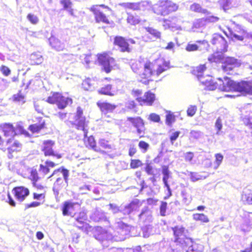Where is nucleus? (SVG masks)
Masks as SVG:
<instances>
[{"mask_svg":"<svg viewBox=\"0 0 252 252\" xmlns=\"http://www.w3.org/2000/svg\"><path fill=\"white\" fill-rule=\"evenodd\" d=\"M27 19L30 23L33 25L37 24L39 22L38 17L32 13H29L27 16Z\"/></svg>","mask_w":252,"mask_h":252,"instance_id":"864d4df0","label":"nucleus"},{"mask_svg":"<svg viewBox=\"0 0 252 252\" xmlns=\"http://www.w3.org/2000/svg\"><path fill=\"white\" fill-rule=\"evenodd\" d=\"M113 43L121 52L129 53L132 51V45L135 44L136 42L132 38H126L123 36L116 35L114 37Z\"/></svg>","mask_w":252,"mask_h":252,"instance_id":"6e6552de","label":"nucleus"},{"mask_svg":"<svg viewBox=\"0 0 252 252\" xmlns=\"http://www.w3.org/2000/svg\"><path fill=\"white\" fill-rule=\"evenodd\" d=\"M218 81V88L221 91L239 92L244 96L252 95V81L236 82L228 77H224L223 79L219 78Z\"/></svg>","mask_w":252,"mask_h":252,"instance_id":"f03ea898","label":"nucleus"},{"mask_svg":"<svg viewBox=\"0 0 252 252\" xmlns=\"http://www.w3.org/2000/svg\"><path fill=\"white\" fill-rule=\"evenodd\" d=\"M211 43L216 46L217 50L220 52H225L227 51V42L224 38L218 34H215L213 36Z\"/></svg>","mask_w":252,"mask_h":252,"instance_id":"2eb2a0df","label":"nucleus"},{"mask_svg":"<svg viewBox=\"0 0 252 252\" xmlns=\"http://www.w3.org/2000/svg\"><path fill=\"white\" fill-rule=\"evenodd\" d=\"M138 147L142 153H145L148 150L150 145L147 142L141 140L138 143Z\"/></svg>","mask_w":252,"mask_h":252,"instance_id":"603ef678","label":"nucleus"},{"mask_svg":"<svg viewBox=\"0 0 252 252\" xmlns=\"http://www.w3.org/2000/svg\"><path fill=\"white\" fill-rule=\"evenodd\" d=\"M130 67L139 76L142 83L148 85L150 81H153V78H158L169 69L170 66L168 63L162 60L140 58L132 62Z\"/></svg>","mask_w":252,"mask_h":252,"instance_id":"f257e3e1","label":"nucleus"},{"mask_svg":"<svg viewBox=\"0 0 252 252\" xmlns=\"http://www.w3.org/2000/svg\"><path fill=\"white\" fill-rule=\"evenodd\" d=\"M240 66V63L237 59L231 57H227L224 58L222 62L221 68L222 70L227 74H231V72L234 68Z\"/></svg>","mask_w":252,"mask_h":252,"instance_id":"ddd939ff","label":"nucleus"},{"mask_svg":"<svg viewBox=\"0 0 252 252\" xmlns=\"http://www.w3.org/2000/svg\"><path fill=\"white\" fill-rule=\"evenodd\" d=\"M36 123L30 125L28 129L32 133H39L41 130L47 128L45 121L42 117H38L35 118Z\"/></svg>","mask_w":252,"mask_h":252,"instance_id":"f3484780","label":"nucleus"},{"mask_svg":"<svg viewBox=\"0 0 252 252\" xmlns=\"http://www.w3.org/2000/svg\"><path fill=\"white\" fill-rule=\"evenodd\" d=\"M206 69L207 67L205 64H200L195 68L194 72L196 73L197 75H199L203 73Z\"/></svg>","mask_w":252,"mask_h":252,"instance_id":"5fc2aeb1","label":"nucleus"},{"mask_svg":"<svg viewBox=\"0 0 252 252\" xmlns=\"http://www.w3.org/2000/svg\"><path fill=\"white\" fill-rule=\"evenodd\" d=\"M12 193L15 198L19 201H23L30 194V190L24 186H17L12 189Z\"/></svg>","mask_w":252,"mask_h":252,"instance_id":"dca6fc26","label":"nucleus"},{"mask_svg":"<svg viewBox=\"0 0 252 252\" xmlns=\"http://www.w3.org/2000/svg\"><path fill=\"white\" fill-rule=\"evenodd\" d=\"M143 165L142 161L138 159H131L130 162V167L131 169L137 168Z\"/></svg>","mask_w":252,"mask_h":252,"instance_id":"3c124183","label":"nucleus"},{"mask_svg":"<svg viewBox=\"0 0 252 252\" xmlns=\"http://www.w3.org/2000/svg\"><path fill=\"white\" fill-rule=\"evenodd\" d=\"M189 175L190 180L192 182H195L201 179V176L198 174L197 173L191 172Z\"/></svg>","mask_w":252,"mask_h":252,"instance_id":"e2e57ef3","label":"nucleus"},{"mask_svg":"<svg viewBox=\"0 0 252 252\" xmlns=\"http://www.w3.org/2000/svg\"><path fill=\"white\" fill-rule=\"evenodd\" d=\"M145 171L148 175H153L154 170L152 166L150 163H147L145 167Z\"/></svg>","mask_w":252,"mask_h":252,"instance_id":"69168bd1","label":"nucleus"},{"mask_svg":"<svg viewBox=\"0 0 252 252\" xmlns=\"http://www.w3.org/2000/svg\"><path fill=\"white\" fill-rule=\"evenodd\" d=\"M50 45L57 51H62L64 48V45L58 38L54 36L49 38Z\"/></svg>","mask_w":252,"mask_h":252,"instance_id":"c756f323","label":"nucleus"},{"mask_svg":"<svg viewBox=\"0 0 252 252\" xmlns=\"http://www.w3.org/2000/svg\"><path fill=\"white\" fill-rule=\"evenodd\" d=\"M190 9L191 11L196 13H202L206 15H209L210 14V12L209 11L206 9L203 8L199 4L196 3H194L190 5Z\"/></svg>","mask_w":252,"mask_h":252,"instance_id":"72a5a7b5","label":"nucleus"},{"mask_svg":"<svg viewBox=\"0 0 252 252\" xmlns=\"http://www.w3.org/2000/svg\"><path fill=\"white\" fill-rule=\"evenodd\" d=\"M184 158L185 161L189 163H193L194 153L192 152H188L184 154Z\"/></svg>","mask_w":252,"mask_h":252,"instance_id":"8fccbe9b","label":"nucleus"},{"mask_svg":"<svg viewBox=\"0 0 252 252\" xmlns=\"http://www.w3.org/2000/svg\"><path fill=\"white\" fill-rule=\"evenodd\" d=\"M198 46L195 44L188 43L186 46L185 49L188 52H193L198 50Z\"/></svg>","mask_w":252,"mask_h":252,"instance_id":"052dcab7","label":"nucleus"},{"mask_svg":"<svg viewBox=\"0 0 252 252\" xmlns=\"http://www.w3.org/2000/svg\"><path fill=\"white\" fill-rule=\"evenodd\" d=\"M111 149V146L109 144V141L104 138L99 139L98 145H96L95 151L101 153H105L106 150Z\"/></svg>","mask_w":252,"mask_h":252,"instance_id":"cd10ccee","label":"nucleus"},{"mask_svg":"<svg viewBox=\"0 0 252 252\" xmlns=\"http://www.w3.org/2000/svg\"><path fill=\"white\" fill-rule=\"evenodd\" d=\"M219 20L220 18L219 17L214 15L208 16L200 19L201 22H203L204 24L216 23Z\"/></svg>","mask_w":252,"mask_h":252,"instance_id":"a19ab883","label":"nucleus"},{"mask_svg":"<svg viewBox=\"0 0 252 252\" xmlns=\"http://www.w3.org/2000/svg\"><path fill=\"white\" fill-rule=\"evenodd\" d=\"M146 31L154 38L157 39H160L161 37V33L158 30L153 27H147L146 28Z\"/></svg>","mask_w":252,"mask_h":252,"instance_id":"c9c22d12","label":"nucleus"},{"mask_svg":"<svg viewBox=\"0 0 252 252\" xmlns=\"http://www.w3.org/2000/svg\"><path fill=\"white\" fill-rule=\"evenodd\" d=\"M230 34L231 38L239 41H243L249 37V34L246 31L238 25L235 27L234 31L231 32Z\"/></svg>","mask_w":252,"mask_h":252,"instance_id":"6ab92c4d","label":"nucleus"},{"mask_svg":"<svg viewBox=\"0 0 252 252\" xmlns=\"http://www.w3.org/2000/svg\"><path fill=\"white\" fill-rule=\"evenodd\" d=\"M148 119L155 123H159L160 121V116L155 113H151L149 116Z\"/></svg>","mask_w":252,"mask_h":252,"instance_id":"13d9d810","label":"nucleus"},{"mask_svg":"<svg viewBox=\"0 0 252 252\" xmlns=\"http://www.w3.org/2000/svg\"><path fill=\"white\" fill-rule=\"evenodd\" d=\"M174 17H171L168 19L164 18L162 20V26L165 30L169 29L174 27L172 20Z\"/></svg>","mask_w":252,"mask_h":252,"instance_id":"49530a36","label":"nucleus"},{"mask_svg":"<svg viewBox=\"0 0 252 252\" xmlns=\"http://www.w3.org/2000/svg\"><path fill=\"white\" fill-rule=\"evenodd\" d=\"M126 121L129 125L135 129L137 134L140 135L144 133L146 128L145 121L140 116L127 117Z\"/></svg>","mask_w":252,"mask_h":252,"instance_id":"9b49d317","label":"nucleus"},{"mask_svg":"<svg viewBox=\"0 0 252 252\" xmlns=\"http://www.w3.org/2000/svg\"><path fill=\"white\" fill-rule=\"evenodd\" d=\"M78 205V203L73 202L70 200L64 201L61 207L63 215L73 217L75 215L77 211L75 208L76 206Z\"/></svg>","mask_w":252,"mask_h":252,"instance_id":"4468645a","label":"nucleus"},{"mask_svg":"<svg viewBox=\"0 0 252 252\" xmlns=\"http://www.w3.org/2000/svg\"><path fill=\"white\" fill-rule=\"evenodd\" d=\"M42 202L40 201H33L30 203L26 205V208H34L40 206Z\"/></svg>","mask_w":252,"mask_h":252,"instance_id":"0e129e2a","label":"nucleus"},{"mask_svg":"<svg viewBox=\"0 0 252 252\" xmlns=\"http://www.w3.org/2000/svg\"><path fill=\"white\" fill-rule=\"evenodd\" d=\"M19 134L24 135L25 137L31 138L32 135L24 128V126L21 125L16 126V128Z\"/></svg>","mask_w":252,"mask_h":252,"instance_id":"a18cd8bd","label":"nucleus"},{"mask_svg":"<svg viewBox=\"0 0 252 252\" xmlns=\"http://www.w3.org/2000/svg\"><path fill=\"white\" fill-rule=\"evenodd\" d=\"M60 3L63 5V9L68 10L69 13L73 15V10L71 8L72 3L70 0H61Z\"/></svg>","mask_w":252,"mask_h":252,"instance_id":"ea45409f","label":"nucleus"},{"mask_svg":"<svg viewBox=\"0 0 252 252\" xmlns=\"http://www.w3.org/2000/svg\"><path fill=\"white\" fill-rule=\"evenodd\" d=\"M72 115V117H68L65 121L66 124L69 127L75 128L77 130H81L83 132L87 131L88 128L89 121L84 113V109L81 106L76 107L74 113H70Z\"/></svg>","mask_w":252,"mask_h":252,"instance_id":"20e7f679","label":"nucleus"},{"mask_svg":"<svg viewBox=\"0 0 252 252\" xmlns=\"http://www.w3.org/2000/svg\"><path fill=\"white\" fill-rule=\"evenodd\" d=\"M46 192V191L34 192L32 193V198L34 200H38L40 202L41 201L43 202L45 198Z\"/></svg>","mask_w":252,"mask_h":252,"instance_id":"37998d69","label":"nucleus"},{"mask_svg":"<svg viewBox=\"0 0 252 252\" xmlns=\"http://www.w3.org/2000/svg\"><path fill=\"white\" fill-rule=\"evenodd\" d=\"M98 93L101 95H108L110 96H114L115 92L113 89V86L111 84H107L100 88L97 91Z\"/></svg>","mask_w":252,"mask_h":252,"instance_id":"7c9ffc66","label":"nucleus"},{"mask_svg":"<svg viewBox=\"0 0 252 252\" xmlns=\"http://www.w3.org/2000/svg\"><path fill=\"white\" fill-rule=\"evenodd\" d=\"M140 204L139 201H133L126 206V209L128 210V214H130L133 210L137 209Z\"/></svg>","mask_w":252,"mask_h":252,"instance_id":"c03bdc74","label":"nucleus"},{"mask_svg":"<svg viewBox=\"0 0 252 252\" xmlns=\"http://www.w3.org/2000/svg\"><path fill=\"white\" fill-rule=\"evenodd\" d=\"M155 100V94L150 91L145 92L143 96L137 98V102L140 106H152Z\"/></svg>","mask_w":252,"mask_h":252,"instance_id":"a211bd4d","label":"nucleus"},{"mask_svg":"<svg viewBox=\"0 0 252 252\" xmlns=\"http://www.w3.org/2000/svg\"><path fill=\"white\" fill-rule=\"evenodd\" d=\"M11 99L15 102L24 103L26 102L25 96L22 94L21 91H19L17 94H13Z\"/></svg>","mask_w":252,"mask_h":252,"instance_id":"e433bc0d","label":"nucleus"},{"mask_svg":"<svg viewBox=\"0 0 252 252\" xmlns=\"http://www.w3.org/2000/svg\"><path fill=\"white\" fill-rule=\"evenodd\" d=\"M88 218L86 213L83 211L79 213L78 216L75 219L76 221L82 224V226H78V228L85 232H88L92 228L91 226L87 223Z\"/></svg>","mask_w":252,"mask_h":252,"instance_id":"aec40b11","label":"nucleus"},{"mask_svg":"<svg viewBox=\"0 0 252 252\" xmlns=\"http://www.w3.org/2000/svg\"><path fill=\"white\" fill-rule=\"evenodd\" d=\"M242 199L247 204L252 205V190L246 189L242 194Z\"/></svg>","mask_w":252,"mask_h":252,"instance_id":"473e14b6","label":"nucleus"},{"mask_svg":"<svg viewBox=\"0 0 252 252\" xmlns=\"http://www.w3.org/2000/svg\"><path fill=\"white\" fill-rule=\"evenodd\" d=\"M178 9V4L172 0H159L152 8L154 13L161 16H167Z\"/></svg>","mask_w":252,"mask_h":252,"instance_id":"423d86ee","label":"nucleus"},{"mask_svg":"<svg viewBox=\"0 0 252 252\" xmlns=\"http://www.w3.org/2000/svg\"><path fill=\"white\" fill-rule=\"evenodd\" d=\"M22 148V144L18 141H15L12 145L8 147V157L11 158L13 157V154L14 152H20Z\"/></svg>","mask_w":252,"mask_h":252,"instance_id":"c85d7f7f","label":"nucleus"},{"mask_svg":"<svg viewBox=\"0 0 252 252\" xmlns=\"http://www.w3.org/2000/svg\"><path fill=\"white\" fill-rule=\"evenodd\" d=\"M46 102L51 104H56L60 109H64L73 103V100L71 97H65L61 93L53 92L47 97Z\"/></svg>","mask_w":252,"mask_h":252,"instance_id":"0eeeda50","label":"nucleus"},{"mask_svg":"<svg viewBox=\"0 0 252 252\" xmlns=\"http://www.w3.org/2000/svg\"><path fill=\"white\" fill-rule=\"evenodd\" d=\"M162 168V173L163 174L162 181L164 186L166 188L168 191V196L165 197L164 199H167L172 195L171 190L170 189V186L168 183V180L170 177V171L169 170L168 165H162L161 166Z\"/></svg>","mask_w":252,"mask_h":252,"instance_id":"5701e85b","label":"nucleus"},{"mask_svg":"<svg viewBox=\"0 0 252 252\" xmlns=\"http://www.w3.org/2000/svg\"><path fill=\"white\" fill-rule=\"evenodd\" d=\"M137 152V149L134 145H130L128 150V155L133 157Z\"/></svg>","mask_w":252,"mask_h":252,"instance_id":"338daca9","label":"nucleus"},{"mask_svg":"<svg viewBox=\"0 0 252 252\" xmlns=\"http://www.w3.org/2000/svg\"><path fill=\"white\" fill-rule=\"evenodd\" d=\"M88 129L86 131H83L84 137L83 142L85 146L88 149H93L95 151L96 146V142L94 137L93 135L88 136Z\"/></svg>","mask_w":252,"mask_h":252,"instance_id":"b1692460","label":"nucleus"},{"mask_svg":"<svg viewBox=\"0 0 252 252\" xmlns=\"http://www.w3.org/2000/svg\"><path fill=\"white\" fill-rule=\"evenodd\" d=\"M215 160L218 165H220L221 163L223 157L221 154H217L215 155Z\"/></svg>","mask_w":252,"mask_h":252,"instance_id":"774afa93","label":"nucleus"},{"mask_svg":"<svg viewBox=\"0 0 252 252\" xmlns=\"http://www.w3.org/2000/svg\"><path fill=\"white\" fill-rule=\"evenodd\" d=\"M97 57L98 63L101 66V70L107 74L109 73L113 69L110 63H115V59L110 57L107 52L98 54Z\"/></svg>","mask_w":252,"mask_h":252,"instance_id":"1a4fd4ad","label":"nucleus"},{"mask_svg":"<svg viewBox=\"0 0 252 252\" xmlns=\"http://www.w3.org/2000/svg\"><path fill=\"white\" fill-rule=\"evenodd\" d=\"M3 135L5 137H8L11 136H14L16 135L15 128L13 125L10 123H4L0 126Z\"/></svg>","mask_w":252,"mask_h":252,"instance_id":"a878e982","label":"nucleus"},{"mask_svg":"<svg viewBox=\"0 0 252 252\" xmlns=\"http://www.w3.org/2000/svg\"><path fill=\"white\" fill-rule=\"evenodd\" d=\"M0 71L5 76H9L11 73V70L6 65H2L0 66Z\"/></svg>","mask_w":252,"mask_h":252,"instance_id":"bf43d9fd","label":"nucleus"},{"mask_svg":"<svg viewBox=\"0 0 252 252\" xmlns=\"http://www.w3.org/2000/svg\"><path fill=\"white\" fill-rule=\"evenodd\" d=\"M167 208V203L165 201H161L159 207L160 214L161 216H166V209Z\"/></svg>","mask_w":252,"mask_h":252,"instance_id":"6e6d98bb","label":"nucleus"},{"mask_svg":"<svg viewBox=\"0 0 252 252\" xmlns=\"http://www.w3.org/2000/svg\"><path fill=\"white\" fill-rule=\"evenodd\" d=\"M241 121L244 125L252 129V113L242 116Z\"/></svg>","mask_w":252,"mask_h":252,"instance_id":"f704fd0d","label":"nucleus"},{"mask_svg":"<svg viewBox=\"0 0 252 252\" xmlns=\"http://www.w3.org/2000/svg\"><path fill=\"white\" fill-rule=\"evenodd\" d=\"M173 231L174 242L186 252L194 251L193 241L186 234L187 230L183 226L176 225L171 228Z\"/></svg>","mask_w":252,"mask_h":252,"instance_id":"7ed1b4c3","label":"nucleus"},{"mask_svg":"<svg viewBox=\"0 0 252 252\" xmlns=\"http://www.w3.org/2000/svg\"><path fill=\"white\" fill-rule=\"evenodd\" d=\"M126 22L131 26H136L142 22L140 16L135 12L127 13Z\"/></svg>","mask_w":252,"mask_h":252,"instance_id":"bb28decb","label":"nucleus"},{"mask_svg":"<svg viewBox=\"0 0 252 252\" xmlns=\"http://www.w3.org/2000/svg\"><path fill=\"white\" fill-rule=\"evenodd\" d=\"M55 145V142L51 140L44 141L41 148V151L43 152L45 157H53L56 159H60L62 157L61 154L56 153L54 151L53 147Z\"/></svg>","mask_w":252,"mask_h":252,"instance_id":"f8f14e48","label":"nucleus"},{"mask_svg":"<svg viewBox=\"0 0 252 252\" xmlns=\"http://www.w3.org/2000/svg\"><path fill=\"white\" fill-rule=\"evenodd\" d=\"M197 111V106L195 105L189 106L187 110V113L188 116L192 117L196 113Z\"/></svg>","mask_w":252,"mask_h":252,"instance_id":"4d7b16f0","label":"nucleus"},{"mask_svg":"<svg viewBox=\"0 0 252 252\" xmlns=\"http://www.w3.org/2000/svg\"><path fill=\"white\" fill-rule=\"evenodd\" d=\"M131 94L132 96L135 97L136 100L137 101V98H141L142 96H141L142 94V91L139 89H133Z\"/></svg>","mask_w":252,"mask_h":252,"instance_id":"680f3d73","label":"nucleus"},{"mask_svg":"<svg viewBox=\"0 0 252 252\" xmlns=\"http://www.w3.org/2000/svg\"><path fill=\"white\" fill-rule=\"evenodd\" d=\"M193 219L195 221H200L203 223H207L209 219L205 214L203 213H196L193 215Z\"/></svg>","mask_w":252,"mask_h":252,"instance_id":"58836bf2","label":"nucleus"},{"mask_svg":"<svg viewBox=\"0 0 252 252\" xmlns=\"http://www.w3.org/2000/svg\"><path fill=\"white\" fill-rule=\"evenodd\" d=\"M167 114L165 117V124L166 125L171 126L175 122L176 118L174 114L170 111H166Z\"/></svg>","mask_w":252,"mask_h":252,"instance_id":"4c0bfd02","label":"nucleus"},{"mask_svg":"<svg viewBox=\"0 0 252 252\" xmlns=\"http://www.w3.org/2000/svg\"><path fill=\"white\" fill-rule=\"evenodd\" d=\"M90 11L93 14L95 22L97 24H103L106 25L114 24V21L107 14L112 11L108 6L104 4H94L90 7Z\"/></svg>","mask_w":252,"mask_h":252,"instance_id":"39448f33","label":"nucleus"},{"mask_svg":"<svg viewBox=\"0 0 252 252\" xmlns=\"http://www.w3.org/2000/svg\"><path fill=\"white\" fill-rule=\"evenodd\" d=\"M96 105L100 111L104 114L113 112L117 108V105L107 101H98L96 102Z\"/></svg>","mask_w":252,"mask_h":252,"instance_id":"4be33fe9","label":"nucleus"},{"mask_svg":"<svg viewBox=\"0 0 252 252\" xmlns=\"http://www.w3.org/2000/svg\"><path fill=\"white\" fill-rule=\"evenodd\" d=\"M60 163H56L53 161L47 159L45 161V165L40 164L39 165V171L45 175L50 172V168H54L59 165Z\"/></svg>","mask_w":252,"mask_h":252,"instance_id":"393cba45","label":"nucleus"},{"mask_svg":"<svg viewBox=\"0 0 252 252\" xmlns=\"http://www.w3.org/2000/svg\"><path fill=\"white\" fill-rule=\"evenodd\" d=\"M220 51L212 54L208 58V60L213 63H221L223 61L224 58L222 53Z\"/></svg>","mask_w":252,"mask_h":252,"instance_id":"2f4dec72","label":"nucleus"},{"mask_svg":"<svg viewBox=\"0 0 252 252\" xmlns=\"http://www.w3.org/2000/svg\"><path fill=\"white\" fill-rule=\"evenodd\" d=\"M170 134L169 135V141L171 144H173L174 142L178 138L180 134H181V132L180 131H172V130L169 131V132H171Z\"/></svg>","mask_w":252,"mask_h":252,"instance_id":"de8ad7c7","label":"nucleus"},{"mask_svg":"<svg viewBox=\"0 0 252 252\" xmlns=\"http://www.w3.org/2000/svg\"><path fill=\"white\" fill-rule=\"evenodd\" d=\"M30 179L32 181V184L37 182L39 180V177L38 176V172L36 169H32L31 170Z\"/></svg>","mask_w":252,"mask_h":252,"instance_id":"09e8293b","label":"nucleus"},{"mask_svg":"<svg viewBox=\"0 0 252 252\" xmlns=\"http://www.w3.org/2000/svg\"><path fill=\"white\" fill-rule=\"evenodd\" d=\"M61 174H63L65 181L67 182L69 175V171L67 169L64 168L63 167H61L57 169L54 170L51 175L48 177L49 178L52 177H55V178H56V181L54 183L53 186L54 191L58 192L63 188V186H62L59 183L61 181L63 182V180L61 177Z\"/></svg>","mask_w":252,"mask_h":252,"instance_id":"9d476101","label":"nucleus"},{"mask_svg":"<svg viewBox=\"0 0 252 252\" xmlns=\"http://www.w3.org/2000/svg\"><path fill=\"white\" fill-rule=\"evenodd\" d=\"M120 5L126 8L129 9H132L134 10H138L140 9L139 3L126 2L121 3Z\"/></svg>","mask_w":252,"mask_h":252,"instance_id":"79ce46f5","label":"nucleus"},{"mask_svg":"<svg viewBox=\"0 0 252 252\" xmlns=\"http://www.w3.org/2000/svg\"><path fill=\"white\" fill-rule=\"evenodd\" d=\"M200 84L205 90L213 91L218 88V83L211 76L204 78L201 81Z\"/></svg>","mask_w":252,"mask_h":252,"instance_id":"412c9836","label":"nucleus"}]
</instances>
